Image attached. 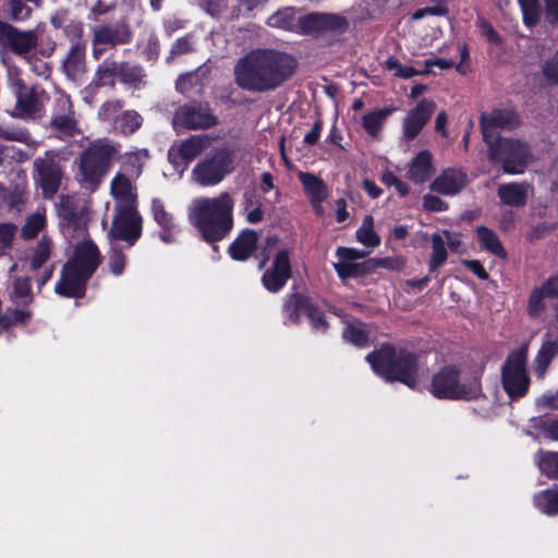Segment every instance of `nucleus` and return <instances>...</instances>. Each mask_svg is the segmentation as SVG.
Wrapping results in <instances>:
<instances>
[{
	"label": "nucleus",
	"mask_w": 558,
	"mask_h": 558,
	"mask_svg": "<svg viewBox=\"0 0 558 558\" xmlns=\"http://www.w3.org/2000/svg\"><path fill=\"white\" fill-rule=\"evenodd\" d=\"M342 336L345 341L357 347H364L368 341V335L361 323L357 325H348L344 328Z\"/></svg>",
	"instance_id": "c03bdc74"
},
{
	"label": "nucleus",
	"mask_w": 558,
	"mask_h": 558,
	"mask_svg": "<svg viewBox=\"0 0 558 558\" xmlns=\"http://www.w3.org/2000/svg\"><path fill=\"white\" fill-rule=\"evenodd\" d=\"M546 20L556 24L558 22V0H544Z\"/></svg>",
	"instance_id": "69168bd1"
},
{
	"label": "nucleus",
	"mask_w": 558,
	"mask_h": 558,
	"mask_svg": "<svg viewBox=\"0 0 558 558\" xmlns=\"http://www.w3.org/2000/svg\"><path fill=\"white\" fill-rule=\"evenodd\" d=\"M270 27L291 31L298 26L295 12L292 8H283L270 15L267 20Z\"/></svg>",
	"instance_id": "c9c22d12"
},
{
	"label": "nucleus",
	"mask_w": 558,
	"mask_h": 558,
	"mask_svg": "<svg viewBox=\"0 0 558 558\" xmlns=\"http://www.w3.org/2000/svg\"><path fill=\"white\" fill-rule=\"evenodd\" d=\"M88 206L72 196H61L58 214L69 228L75 230L85 229L88 220Z\"/></svg>",
	"instance_id": "412c9836"
},
{
	"label": "nucleus",
	"mask_w": 558,
	"mask_h": 558,
	"mask_svg": "<svg viewBox=\"0 0 558 558\" xmlns=\"http://www.w3.org/2000/svg\"><path fill=\"white\" fill-rule=\"evenodd\" d=\"M476 27L482 36H484L488 41L499 45L501 39L497 32L494 29L492 24L484 19L483 16H478L476 20Z\"/></svg>",
	"instance_id": "864d4df0"
},
{
	"label": "nucleus",
	"mask_w": 558,
	"mask_h": 558,
	"mask_svg": "<svg viewBox=\"0 0 558 558\" xmlns=\"http://www.w3.org/2000/svg\"><path fill=\"white\" fill-rule=\"evenodd\" d=\"M436 109L433 100L422 99L402 120V140L413 141L424 129Z\"/></svg>",
	"instance_id": "dca6fc26"
},
{
	"label": "nucleus",
	"mask_w": 558,
	"mask_h": 558,
	"mask_svg": "<svg viewBox=\"0 0 558 558\" xmlns=\"http://www.w3.org/2000/svg\"><path fill=\"white\" fill-rule=\"evenodd\" d=\"M142 117L134 110H126L122 114L114 118V129L124 134L131 135L135 133L142 125Z\"/></svg>",
	"instance_id": "473e14b6"
},
{
	"label": "nucleus",
	"mask_w": 558,
	"mask_h": 558,
	"mask_svg": "<svg viewBox=\"0 0 558 558\" xmlns=\"http://www.w3.org/2000/svg\"><path fill=\"white\" fill-rule=\"evenodd\" d=\"M10 299L15 304L28 305L33 302L31 281L28 277H15L12 280V290L9 293Z\"/></svg>",
	"instance_id": "2f4dec72"
},
{
	"label": "nucleus",
	"mask_w": 558,
	"mask_h": 558,
	"mask_svg": "<svg viewBox=\"0 0 558 558\" xmlns=\"http://www.w3.org/2000/svg\"><path fill=\"white\" fill-rule=\"evenodd\" d=\"M300 180L312 202L322 203L326 197V186L323 181L311 173H301Z\"/></svg>",
	"instance_id": "f704fd0d"
},
{
	"label": "nucleus",
	"mask_w": 558,
	"mask_h": 558,
	"mask_svg": "<svg viewBox=\"0 0 558 558\" xmlns=\"http://www.w3.org/2000/svg\"><path fill=\"white\" fill-rule=\"evenodd\" d=\"M527 348L524 345L511 352L501 369L502 386L509 398L514 400L527 393L530 378L526 372Z\"/></svg>",
	"instance_id": "1a4fd4ad"
},
{
	"label": "nucleus",
	"mask_w": 558,
	"mask_h": 558,
	"mask_svg": "<svg viewBox=\"0 0 558 558\" xmlns=\"http://www.w3.org/2000/svg\"><path fill=\"white\" fill-rule=\"evenodd\" d=\"M10 313L13 317L12 319L15 325H19V324L26 325L33 316V312L28 308L15 307V308L11 310Z\"/></svg>",
	"instance_id": "e2e57ef3"
},
{
	"label": "nucleus",
	"mask_w": 558,
	"mask_h": 558,
	"mask_svg": "<svg viewBox=\"0 0 558 558\" xmlns=\"http://www.w3.org/2000/svg\"><path fill=\"white\" fill-rule=\"evenodd\" d=\"M121 71H119V81L123 84L137 86L142 83L144 74L143 70L137 65L120 62Z\"/></svg>",
	"instance_id": "37998d69"
},
{
	"label": "nucleus",
	"mask_w": 558,
	"mask_h": 558,
	"mask_svg": "<svg viewBox=\"0 0 558 558\" xmlns=\"http://www.w3.org/2000/svg\"><path fill=\"white\" fill-rule=\"evenodd\" d=\"M234 199L229 192L216 197L197 196L187 206L189 222L206 242H218L233 228Z\"/></svg>",
	"instance_id": "f03ea898"
},
{
	"label": "nucleus",
	"mask_w": 558,
	"mask_h": 558,
	"mask_svg": "<svg viewBox=\"0 0 558 558\" xmlns=\"http://www.w3.org/2000/svg\"><path fill=\"white\" fill-rule=\"evenodd\" d=\"M129 33L121 27L101 25L93 28V44L95 46H116L129 40Z\"/></svg>",
	"instance_id": "cd10ccee"
},
{
	"label": "nucleus",
	"mask_w": 558,
	"mask_h": 558,
	"mask_svg": "<svg viewBox=\"0 0 558 558\" xmlns=\"http://www.w3.org/2000/svg\"><path fill=\"white\" fill-rule=\"evenodd\" d=\"M257 233L253 230L243 231L230 245L229 254L233 259L245 260L255 251Z\"/></svg>",
	"instance_id": "c85d7f7f"
},
{
	"label": "nucleus",
	"mask_w": 558,
	"mask_h": 558,
	"mask_svg": "<svg viewBox=\"0 0 558 558\" xmlns=\"http://www.w3.org/2000/svg\"><path fill=\"white\" fill-rule=\"evenodd\" d=\"M357 241L366 247H377L380 238L374 231V218L371 215L364 217L362 226L356 231Z\"/></svg>",
	"instance_id": "e433bc0d"
},
{
	"label": "nucleus",
	"mask_w": 558,
	"mask_h": 558,
	"mask_svg": "<svg viewBox=\"0 0 558 558\" xmlns=\"http://www.w3.org/2000/svg\"><path fill=\"white\" fill-rule=\"evenodd\" d=\"M308 299H305L302 295L293 294L288 301L284 303L283 311L287 317L296 323L301 314H305V310L307 306Z\"/></svg>",
	"instance_id": "a19ab883"
},
{
	"label": "nucleus",
	"mask_w": 558,
	"mask_h": 558,
	"mask_svg": "<svg viewBox=\"0 0 558 558\" xmlns=\"http://www.w3.org/2000/svg\"><path fill=\"white\" fill-rule=\"evenodd\" d=\"M423 206L428 211H442L447 209V204L438 196L432 194L423 197Z\"/></svg>",
	"instance_id": "680f3d73"
},
{
	"label": "nucleus",
	"mask_w": 558,
	"mask_h": 558,
	"mask_svg": "<svg viewBox=\"0 0 558 558\" xmlns=\"http://www.w3.org/2000/svg\"><path fill=\"white\" fill-rule=\"evenodd\" d=\"M210 145L207 135H191L189 138L174 143L168 151V160L175 167L186 168L197 156Z\"/></svg>",
	"instance_id": "4468645a"
},
{
	"label": "nucleus",
	"mask_w": 558,
	"mask_h": 558,
	"mask_svg": "<svg viewBox=\"0 0 558 558\" xmlns=\"http://www.w3.org/2000/svg\"><path fill=\"white\" fill-rule=\"evenodd\" d=\"M367 255L366 252L349 247L337 250L338 262L333 265L342 279L356 278L371 272L369 259L357 262Z\"/></svg>",
	"instance_id": "2eb2a0df"
},
{
	"label": "nucleus",
	"mask_w": 558,
	"mask_h": 558,
	"mask_svg": "<svg viewBox=\"0 0 558 558\" xmlns=\"http://www.w3.org/2000/svg\"><path fill=\"white\" fill-rule=\"evenodd\" d=\"M444 236L440 232H436L432 234V256L428 263V268L430 271H435L438 267H440L447 259V251L445 246Z\"/></svg>",
	"instance_id": "4c0bfd02"
},
{
	"label": "nucleus",
	"mask_w": 558,
	"mask_h": 558,
	"mask_svg": "<svg viewBox=\"0 0 558 558\" xmlns=\"http://www.w3.org/2000/svg\"><path fill=\"white\" fill-rule=\"evenodd\" d=\"M537 464L539 471L546 476H558V452L541 453Z\"/></svg>",
	"instance_id": "a18cd8bd"
},
{
	"label": "nucleus",
	"mask_w": 558,
	"mask_h": 558,
	"mask_svg": "<svg viewBox=\"0 0 558 558\" xmlns=\"http://www.w3.org/2000/svg\"><path fill=\"white\" fill-rule=\"evenodd\" d=\"M12 88L16 97V107L21 117H33L44 105L45 93L36 87L26 86L20 78L12 80Z\"/></svg>",
	"instance_id": "aec40b11"
},
{
	"label": "nucleus",
	"mask_w": 558,
	"mask_h": 558,
	"mask_svg": "<svg viewBox=\"0 0 558 558\" xmlns=\"http://www.w3.org/2000/svg\"><path fill=\"white\" fill-rule=\"evenodd\" d=\"M536 507L546 514L558 513V490L548 489L535 496Z\"/></svg>",
	"instance_id": "ea45409f"
},
{
	"label": "nucleus",
	"mask_w": 558,
	"mask_h": 558,
	"mask_svg": "<svg viewBox=\"0 0 558 558\" xmlns=\"http://www.w3.org/2000/svg\"><path fill=\"white\" fill-rule=\"evenodd\" d=\"M123 107L121 100H108L101 105L98 114L102 120H111Z\"/></svg>",
	"instance_id": "bf43d9fd"
},
{
	"label": "nucleus",
	"mask_w": 558,
	"mask_h": 558,
	"mask_svg": "<svg viewBox=\"0 0 558 558\" xmlns=\"http://www.w3.org/2000/svg\"><path fill=\"white\" fill-rule=\"evenodd\" d=\"M291 277L290 251H276L271 266L263 275V284L270 292L279 291Z\"/></svg>",
	"instance_id": "a211bd4d"
},
{
	"label": "nucleus",
	"mask_w": 558,
	"mask_h": 558,
	"mask_svg": "<svg viewBox=\"0 0 558 558\" xmlns=\"http://www.w3.org/2000/svg\"><path fill=\"white\" fill-rule=\"evenodd\" d=\"M434 171L433 155L428 150H421L409 166L408 178L416 184H422L432 177Z\"/></svg>",
	"instance_id": "b1692460"
},
{
	"label": "nucleus",
	"mask_w": 558,
	"mask_h": 558,
	"mask_svg": "<svg viewBox=\"0 0 558 558\" xmlns=\"http://www.w3.org/2000/svg\"><path fill=\"white\" fill-rule=\"evenodd\" d=\"M429 392L438 399H472L481 392V372L469 376L464 368L445 366L432 378Z\"/></svg>",
	"instance_id": "423d86ee"
},
{
	"label": "nucleus",
	"mask_w": 558,
	"mask_h": 558,
	"mask_svg": "<svg viewBox=\"0 0 558 558\" xmlns=\"http://www.w3.org/2000/svg\"><path fill=\"white\" fill-rule=\"evenodd\" d=\"M543 74L549 83L558 85V52L544 63Z\"/></svg>",
	"instance_id": "13d9d810"
},
{
	"label": "nucleus",
	"mask_w": 558,
	"mask_h": 558,
	"mask_svg": "<svg viewBox=\"0 0 558 558\" xmlns=\"http://www.w3.org/2000/svg\"><path fill=\"white\" fill-rule=\"evenodd\" d=\"M235 149L222 145L208 153L192 169L191 180L199 186H216L234 170Z\"/></svg>",
	"instance_id": "0eeeda50"
},
{
	"label": "nucleus",
	"mask_w": 558,
	"mask_h": 558,
	"mask_svg": "<svg viewBox=\"0 0 558 558\" xmlns=\"http://www.w3.org/2000/svg\"><path fill=\"white\" fill-rule=\"evenodd\" d=\"M64 32L68 38L78 41L83 35V25L80 22H71L65 26Z\"/></svg>",
	"instance_id": "774afa93"
},
{
	"label": "nucleus",
	"mask_w": 558,
	"mask_h": 558,
	"mask_svg": "<svg viewBox=\"0 0 558 558\" xmlns=\"http://www.w3.org/2000/svg\"><path fill=\"white\" fill-rule=\"evenodd\" d=\"M151 211L155 221L165 230H171L173 228V218L172 216L165 209V206L161 201L155 198L151 202Z\"/></svg>",
	"instance_id": "49530a36"
},
{
	"label": "nucleus",
	"mask_w": 558,
	"mask_h": 558,
	"mask_svg": "<svg viewBox=\"0 0 558 558\" xmlns=\"http://www.w3.org/2000/svg\"><path fill=\"white\" fill-rule=\"evenodd\" d=\"M296 60L275 49H255L234 65V81L252 93H266L283 85L296 70Z\"/></svg>",
	"instance_id": "f257e3e1"
},
{
	"label": "nucleus",
	"mask_w": 558,
	"mask_h": 558,
	"mask_svg": "<svg viewBox=\"0 0 558 558\" xmlns=\"http://www.w3.org/2000/svg\"><path fill=\"white\" fill-rule=\"evenodd\" d=\"M441 235L444 236L445 243L448 244L449 248L452 252H458L461 245V235L456 232H451L449 230H444L441 232Z\"/></svg>",
	"instance_id": "0e129e2a"
},
{
	"label": "nucleus",
	"mask_w": 558,
	"mask_h": 558,
	"mask_svg": "<svg viewBox=\"0 0 558 558\" xmlns=\"http://www.w3.org/2000/svg\"><path fill=\"white\" fill-rule=\"evenodd\" d=\"M529 190L527 183H505L498 186L497 195L502 204L521 207L526 203Z\"/></svg>",
	"instance_id": "a878e982"
},
{
	"label": "nucleus",
	"mask_w": 558,
	"mask_h": 558,
	"mask_svg": "<svg viewBox=\"0 0 558 558\" xmlns=\"http://www.w3.org/2000/svg\"><path fill=\"white\" fill-rule=\"evenodd\" d=\"M548 298L546 295L545 290L541 287L535 288L529 300L527 311L531 316H538L545 308V299Z\"/></svg>",
	"instance_id": "de8ad7c7"
},
{
	"label": "nucleus",
	"mask_w": 558,
	"mask_h": 558,
	"mask_svg": "<svg viewBox=\"0 0 558 558\" xmlns=\"http://www.w3.org/2000/svg\"><path fill=\"white\" fill-rule=\"evenodd\" d=\"M217 117L207 104L190 102L180 106L172 118V126L180 130H205L216 125Z\"/></svg>",
	"instance_id": "9d476101"
},
{
	"label": "nucleus",
	"mask_w": 558,
	"mask_h": 558,
	"mask_svg": "<svg viewBox=\"0 0 558 558\" xmlns=\"http://www.w3.org/2000/svg\"><path fill=\"white\" fill-rule=\"evenodd\" d=\"M9 16L13 21H24L29 17L31 9L21 0H10L8 2Z\"/></svg>",
	"instance_id": "603ef678"
},
{
	"label": "nucleus",
	"mask_w": 558,
	"mask_h": 558,
	"mask_svg": "<svg viewBox=\"0 0 558 558\" xmlns=\"http://www.w3.org/2000/svg\"><path fill=\"white\" fill-rule=\"evenodd\" d=\"M110 236L114 240H121L129 246L135 244L141 238L143 219L137 209H116Z\"/></svg>",
	"instance_id": "ddd939ff"
},
{
	"label": "nucleus",
	"mask_w": 558,
	"mask_h": 558,
	"mask_svg": "<svg viewBox=\"0 0 558 558\" xmlns=\"http://www.w3.org/2000/svg\"><path fill=\"white\" fill-rule=\"evenodd\" d=\"M557 354L558 336L556 333L546 332L535 357V373L538 377L545 375L550 362Z\"/></svg>",
	"instance_id": "393cba45"
},
{
	"label": "nucleus",
	"mask_w": 558,
	"mask_h": 558,
	"mask_svg": "<svg viewBox=\"0 0 558 558\" xmlns=\"http://www.w3.org/2000/svg\"><path fill=\"white\" fill-rule=\"evenodd\" d=\"M119 153L118 146L109 140L93 142L75 161L77 171L75 180L80 186L95 192L108 173Z\"/></svg>",
	"instance_id": "39448f33"
},
{
	"label": "nucleus",
	"mask_w": 558,
	"mask_h": 558,
	"mask_svg": "<svg viewBox=\"0 0 558 558\" xmlns=\"http://www.w3.org/2000/svg\"><path fill=\"white\" fill-rule=\"evenodd\" d=\"M110 194L116 209H137V192L134 183L123 173H117L110 182Z\"/></svg>",
	"instance_id": "4be33fe9"
},
{
	"label": "nucleus",
	"mask_w": 558,
	"mask_h": 558,
	"mask_svg": "<svg viewBox=\"0 0 558 558\" xmlns=\"http://www.w3.org/2000/svg\"><path fill=\"white\" fill-rule=\"evenodd\" d=\"M109 267L114 276H120L125 267V256L117 247L112 246L109 257Z\"/></svg>",
	"instance_id": "6e6d98bb"
},
{
	"label": "nucleus",
	"mask_w": 558,
	"mask_h": 558,
	"mask_svg": "<svg viewBox=\"0 0 558 558\" xmlns=\"http://www.w3.org/2000/svg\"><path fill=\"white\" fill-rule=\"evenodd\" d=\"M16 226L13 223H0V257L5 255L11 247Z\"/></svg>",
	"instance_id": "09e8293b"
},
{
	"label": "nucleus",
	"mask_w": 558,
	"mask_h": 558,
	"mask_svg": "<svg viewBox=\"0 0 558 558\" xmlns=\"http://www.w3.org/2000/svg\"><path fill=\"white\" fill-rule=\"evenodd\" d=\"M46 218L41 213H35L27 217L22 228V238L29 240L35 238L45 227Z\"/></svg>",
	"instance_id": "79ce46f5"
},
{
	"label": "nucleus",
	"mask_w": 558,
	"mask_h": 558,
	"mask_svg": "<svg viewBox=\"0 0 558 558\" xmlns=\"http://www.w3.org/2000/svg\"><path fill=\"white\" fill-rule=\"evenodd\" d=\"M64 71L73 81L80 80L84 74L85 68V45L76 41L71 47L69 54L63 62Z\"/></svg>",
	"instance_id": "bb28decb"
},
{
	"label": "nucleus",
	"mask_w": 558,
	"mask_h": 558,
	"mask_svg": "<svg viewBox=\"0 0 558 558\" xmlns=\"http://www.w3.org/2000/svg\"><path fill=\"white\" fill-rule=\"evenodd\" d=\"M244 210L247 222L258 223L263 220L264 213L262 210L260 204H256L252 208H250L248 206H244Z\"/></svg>",
	"instance_id": "338daca9"
},
{
	"label": "nucleus",
	"mask_w": 558,
	"mask_h": 558,
	"mask_svg": "<svg viewBox=\"0 0 558 558\" xmlns=\"http://www.w3.org/2000/svg\"><path fill=\"white\" fill-rule=\"evenodd\" d=\"M305 315L310 318V320L315 329H318V330L326 329L327 323L325 322L323 313L316 306H314V304L310 300L307 302Z\"/></svg>",
	"instance_id": "5fc2aeb1"
},
{
	"label": "nucleus",
	"mask_w": 558,
	"mask_h": 558,
	"mask_svg": "<svg viewBox=\"0 0 558 558\" xmlns=\"http://www.w3.org/2000/svg\"><path fill=\"white\" fill-rule=\"evenodd\" d=\"M50 129L62 140L73 137L80 133L70 97L60 93L53 104Z\"/></svg>",
	"instance_id": "f8f14e48"
},
{
	"label": "nucleus",
	"mask_w": 558,
	"mask_h": 558,
	"mask_svg": "<svg viewBox=\"0 0 558 558\" xmlns=\"http://www.w3.org/2000/svg\"><path fill=\"white\" fill-rule=\"evenodd\" d=\"M0 45L16 54H25L37 45L35 31H20L0 21Z\"/></svg>",
	"instance_id": "6ab92c4d"
},
{
	"label": "nucleus",
	"mask_w": 558,
	"mask_h": 558,
	"mask_svg": "<svg viewBox=\"0 0 558 558\" xmlns=\"http://www.w3.org/2000/svg\"><path fill=\"white\" fill-rule=\"evenodd\" d=\"M0 137L21 143H27L29 141V134L23 129H1Z\"/></svg>",
	"instance_id": "052dcab7"
},
{
	"label": "nucleus",
	"mask_w": 558,
	"mask_h": 558,
	"mask_svg": "<svg viewBox=\"0 0 558 558\" xmlns=\"http://www.w3.org/2000/svg\"><path fill=\"white\" fill-rule=\"evenodd\" d=\"M34 168L36 171L35 180L41 187L44 196L52 197L57 193L62 179L59 154L47 151L44 157L35 159Z\"/></svg>",
	"instance_id": "9b49d317"
},
{
	"label": "nucleus",
	"mask_w": 558,
	"mask_h": 558,
	"mask_svg": "<svg viewBox=\"0 0 558 558\" xmlns=\"http://www.w3.org/2000/svg\"><path fill=\"white\" fill-rule=\"evenodd\" d=\"M125 162L136 168L135 173L138 175L142 171L143 163L148 158L147 149H138L136 151L125 154Z\"/></svg>",
	"instance_id": "4d7b16f0"
},
{
	"label": "nucleus",
	"mask_w": 558,
	"mask_h": 558,
	"mask_svg": "<svg viewBox=\"0 0 558 558\" xmlns=\"http://www.w3.org/2000/svg\"><path fill=\"white\" fill-rule=\"evenodd\" d=\"M466 184V173L461 169L444 170L430 184V190L444 195H454Z\"/></svg>",
	"instance_id": "5701e85b"
},
{
	"label": "nucleus",
	"mask_w": 558,
	"mask_h": 558,
	"mask_svg": "<svg viewBox=\"0 0 558 558\" xmlns=\"http://www.w3.org/2000/svg\"><path fill=\"white\" fill-rule=\"evenodd\" d=\"M477 236L482 247L498 257L505 258L507 256L500 240L494 231L485 227H478Z\"/></svg>",
	"instance_id": "72a5a7b5"
},
{
	"label": "nucleus",
	"mask_w": 558,
	"mask_h": 558,
	"mask_svg": "<svg viewBox=\"0 0 558 558\" xmlns=\"http://www.w3.org/2000/svg\"><path fill=\"white\" fill-rule=\"evenodd\" d=\"M100 263L97 246L92 241H83L75 246V253L62 270V276L56 286L59 295L81 298L85 293V283L95 272Z\"/></svg>",
	"instance_id": "7ed1b4c3"
},
{
	"label": "nucleus",
	"mask_w": 558,
	"mask_h": 558,
	"mask_svg": "<svg viewBox=\"0 0 558 558\" xmlns=\"http://www.w3.org/2000/svg\"><path fill=\"white\" fill-rule=\"evenodd\" d=\"M51 240L47 236H43L36 246L33 248L31 256V269H39L51 255Z\"/></svg>",
	"instance_id": "58836bf2"
},
{
	"label": "nucleus",
	"mask_w": 558,
	"mask_h": 558,
	"mask_svg": "<svg viewBox=\"0 0 558 558\" xmlns=\"http://www.w3.org/2000/svg\"><path fill=\"white\" fill-rule=\"evenodd\" d=\"M403 260L400 257H381V258H369L371 272L377 268H386L390 270H398L403 267Z\"/></svg>",
	"instance_id": "8fccbe9b"
},
{
	"label": "nucleus",
	"mask_w": 558,
	"mask_h": 558,
	"mask_svg": "<svg viewBox=\"0 0 558 558\" xmlns=\"http://www.w3.org/2000/svg\"><path fill=\"white\" fill-rule=\"evenodd\" d=\"M519 125V116L512 109H494L490 113L483 112L480 119L483 138L487 144L494 142L493 136L495 130H513Z\"/></svg>",
	"instance_id": "f3484780"
},
{
	"label": "nucleus",
	"mask_w": 558,
	"mask_h": 558,
	"mask_svg": "<svg viewBox=\"0 0 558 558\" xmlns=\"http://www.w3.org/2000/svg\"><path fill=\"white\" fill-rule=\"evenodd\" d=\"M395 111V108H384L367 112L362 118V124L365 131L374 137H377L386 119Z\"/></svg>",
	"instance_id": "7c9ffc66"
},
{
	"label": "nucleus",
	"mask_w": 558,
	"mask_h": 558,
	"mask_svg": "<svg viewBox=\"0 0 558 558\" xmlns=\"http://www.w3.org/2000/svg\"><path fill=\"white\" fill-rule=\"evenodd\" d=\"M119 71H121L120 62L106 59L96 70L94 83L96 86H113L114 81L119 80Z\"/></svg>",
	"instance_id": "c756f323"
},
{
	"label": "nucleus",
	"mask_w": 558,
	"mask_h": 558,
	"mask_svg": "<svg viewBox=\"0 0 558 558\" xmlns=\"http://www.w3.org/2000/svg\"><path fill=\"white\" fill-rule=\"evenodd\" d=\"M366 360L373 371L387 380H398L410 388H415L420 381L416 355L405 349L385 344Z\"/></svg>",
	"instance_id": "20e7f679"
},
{
	"label": "nucleus",
	"mask_w": 558,
	"mask_h": 558,
	"mask_svg": "<svg viewBox=\"0 0 558 558\" xmlns=\"http://www.w3.org/2000/svg\"><path fill=\"white\" fill-rule=\"evenodd\" d=\"M336 16L330 14H308L304 20V26L308 29H319L332 24Z\"/></svg>",
	"instance_id": "3c124183"
},
{
	"label": "nucleus",
	"mask_w": 558,
	"mask_h": 558,
	"mask_svg": "<svg viewBox=\"0 0 558 558\" xmlns=\"http://www.w3.org/2000/svg\"><path fill=\"white\" fill-rule=\"evenodd\" d=\"M489 146V158L501 163L507 174H522L533 160L530 146L518 138L499 137Z\"/></svg>",
	"instance_id": "6e6552de"
}]
</instances>
